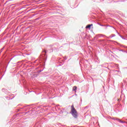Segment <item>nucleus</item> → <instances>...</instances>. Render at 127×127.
Here are the masks:
<instances>
[{"mask_svg": "<svg viewBox=\"0 0 127 127\" xmlns=\"http://www.w3.org/2000/svg\"><path fill=\"white\" fill-rule=\"evenodd\" d=\"M71 115H72L74 118H77L78 117V113L75 108H74V105L71 106Z\"/></svg>", "mask_w": 127, "mask_h": 127, "instance_id": "1", "label": "nucleus"}, {"mask_svg": "<svg viewBox=\"0 0 127 127\" xmlns=\"http://www.w3.org/2000/svg\"><path fill=\"white\" fill-rule=\"evenodd\" d=\"M91 26H93V24H89V25H87L85 28H89L90 29V28H91Z\"/></svg>", "mask_w": 127, "mask_h": 127, "instance_id": "2", "label": "nucleus"}, {"mask_svg": "<svg viewBox=\"0 0 127 127\" xmlns=\"http://www.w3.org/2000/svg\"><path fill=\"white\" fill-rule=\"evenodd\" d=\"M76 90H77V86H73L72 88V90L76 91Z\"/></svg>", "mask_w": 127, "mask_h": 127, "instance_id": "3", "label": "nucleus"}]
</instances>
